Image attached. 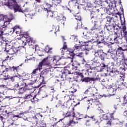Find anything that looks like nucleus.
Returning <instances> with one entry per match:
<instances>
[{
	"label": "nucleus",
	"instance_id": "nucleus-11",
	"mask_svg": "<svg viewBox=\"0 0 127 127\" xmlns=\"http://www.w3.org/2000/svg\"><path fill=\"white\" fill-rule=\"evenodd\" d=\"M24 38H25L26 42L30 44V43H32V38H30L28 34L24 35Z\"/></svg>",
	"mask_w": 127,
	"mask_h": 127
},
{
	"label": "nucleus",
	"instance_id": "nucleus-23",
	"mask_svg": "<svg viewBox=\"0 0 127 127\" xmlns=\"http://www.w3.org/2000/svg\"><path fill=\"white\" fill-rule=\"evenodd\" d=\"M103 53V51L101 50H98L97 52H95L94 55L96 57H100V56Z\"/></svg>",
	"mask_w": 127,
	"mask_h": 127
},
{
	"label": "nucleus",
	"instance_id": "nucleus-40",
	"mask_svg": "<svg viewBox=\"0 0 127 127\" xmlns=\"http://www.w3.org/2000/svg\"><path fill=\"white\" fill-rule=\"evenodd\" d=\"M107 125L108 126H111L112 125V121H111V120L108 121V122L107 123Z\"/></svg>",
	"mask_w": 127,
	"mask_h": 127
},
{
	"label": "nucleus",
	"instance_id": "nucleus-29",
	"mask_svg": "<svg viewBox=\"0 0 127 127\" xmlns=\"http://www.w3.org/2000/svg\"><path fill=\"white\" fill-rule=\"evenodd\" d=\"M106 23L107 24H110L111 23V21H112V18L110 16H108L106 17Z\"/></svg>",
	"mask_w": 127,
	"mask_h": 127
},
{
	"label": "nucleus",
	"instance_id": "nucleus-57",
	"mask_svg": "<svg viewBox=\"0 0 127 127\" xmlns=\"http://www.w3.org/2000/svg\"><path fill=\"white\" fill-rule=\"evenodd\" d=\"M92 14H93V13H92V14H91V18H93V17H94V16H92Z\"/></svg>",
	"mask_w": 127,
	"mask_h": 127
},
{
	"label": "nucleus",
	"instance_id": "nucleus-64",
	"mask_svg": "<svg viewBox=\"0 0 127 127\" xmlns=\"http://www.w3.org/2000/svg\"><path fill=\"white\" fill-rule=\"evenodd\" d=\"M97 11L99 12V11H100L99 9H97Z\"/></svg>",
	"mask_w": 127,
	"mask_h": 127
},
{
	"label": "nucleus",
	"instance_id": "nucleus-53",
	"mask_svg": "<svg viewBox=\"0 0 127 127\" xmlns=\"http://www.w3.org/2000/svg\"><path fill=\"white\" fill-rule=\"evenodd\" d=\"M19 34V31H16V34Z\"/></svg>",
	"mask_w": 127,
	"mask_h": 127
},
{
	"label": "nucleus",
	"instance_id": "nucleus-14",
	"mask_svg": "<svg viewBox=\"0 0 127 127\" xmlns=\"http://www.w3.org/2000/svg\"><path fill=\"white\" fill-rule=\"evenodd\" d=\"M75 19L76 20H79V22L77 23V27L78 28L82 27V22L81 21V16L76 15L75 16Z\"/></svg>",
	"mask_w": 127,
	"mask_h": 127
},
{
	"label": "nucleus",
	"instance_id": "nucleus-8",
	"mask_svg": "<svg viewBox=\"0 0 127 127\" xmlns=\"http://www.w3.org/2000/svg\"><path fill=\"white\" fill-rule=\"evenodd\" d=\"M114 115V113L111 114L110 115V114L107 113L106 114H103L100 116L101 119H103V120H110V118H113V115Z\"/></svg>",
	"mask_w": 127,
	"mask_h": 127
},
{
	"label": "nucleus",
	"instance_id": "nucleus-22",
	"mask_svg": "<svg viewBox=\"0 0 127 127\" xmlns=\"http://www.w3.org/2000/svg\"><path fill=\"white\" fill-rule=\"evenodd\" d=\"M72 65L73 66V68H78V67H80V64H79L77 62H74L72 64Z\"/></svg>",
	"mask_w": 127,
	"mask_h": 127
},
{
	"label": "nucleus",
	"instance_id": "nucleus-43",
	"mask_svg": "<svg viewBox=\"0 0 127 127\" xmlns=\"http://www.w3.org/2000/svg\"><path fill=\"white\" fill-rule=\"evenodd\" d=\"M4 72V70H2V68L0 69V75H1L2 73Z\"/></svg>",
	"mask_w": 127,
	"mask_h": 127
},
{
	"label": "nucleus",
	"instance_id": "nucleus-18",
	"mask_svg": "<svg viewBox=\"0 0 127 127\" xmlns=\"http://www.w3.org/2000/svg\"><path fill=\"white\" fill-rule=\"evenodd\" d=\"M42 69V67H40L39 65H38V68H36L33 71V74H37V73H40V70Z\"/></svg>",
	"mask_w": 127,
	"mask_h": 127
},
{
	"label": "nucleus",
	"instance_id": "nucleus-52",
	"mask_svg": "<svg viewBox=\"0 0 127 127\" xmlns=\"http://www.w3.org/2000/svg\"><path fill=\"white\" fill-rule=\"evenodd\" d=\"M37 2H41V0H35Z\"/></svg>",
	"mask_w": 127,
	"mask_h": 127
},
{
	"label": "nucleus",
	"instance_id": "nucleus-33",
	"mask_svg": "<svg viewBox=\"0 0 127 127\" xmlns=\"http://www.w3.org/2000/svg\"><path fill=\"white\" fill-rule=\"evenodd\" d=\"M124 64H125V65H124V71H126V70L127 69V59H126L125 60V62Z\"/></svg>",
	"mask_w": 127,
	"mask_h": 127
},
{
	"label": "nucleus",
	"instance_id": "nucleus-54",
	"mask_svg": "<svg viewBox=\"0 0 127 127\" xmlns=\"http://www.w3.org/2000/svg\"><path fill=\"white\" fill-rule=\"evenodd\" d=\"M121 77H122V78L123 77L124 78V77H125V73L122 74V76H121Z\"/></svg>",
	"mask_w": 127,
	"mask_h": 127
},
{
	"label": "nucleus",
	"instance_id": "nucleus-1",
	"mask_svg": "<svg viewBox=\"0 0 127 127\" xmlns=\"http://www.w3.org/2000/svg\"><path fill=\"white\" fill-rule=\"evenodd\" d=\"M61 59L59 56H54L53 58L50 56L44 59L41 62L39 63V65L42 68V66H48L50 65V62L51 60H53V63L52 64V66L55 67V66H58V61Z\"/></svg>",
	"mask_w": 127,
	"mask_h": 127
},
{
	"label": "nucleus",
	"instance_id": "nucleus-20",
	"mask_svg": "<svg viewBox=\"0 0 127 127\" xmlns=\"http://www.w3.org/2000/svg\"><path fill=\"white\" fill-rule=\"evenodd\" d=\"M100 66L102 68H100V70H98V72H102V71H103V70H104V69L107 67V65H106L104 63H102L100 64Z\"/></svg>",
	"mask_w": 127,
	"mask_h": 127
},
{
	"label": "nucleus",
	"instance_id": "nucleus-35",
	"mask_svg": "<svg viewBox=\"0 0 127 127\" xmlns=\"http://www.w3.org/2000/svg\"><path fill=\"white\" fill-rule=\"evenodd\" d=\"M63 49H64V50H67V45H66V42L64 43V47L63 48Z\"/></svg>",
	"mask_w": 127,
	"mask_h": 127
},
{
	"label": "nucleus",
	"instance_id": "nucleus-49",
	"mask_svg": "<svg viewBox=\"0 0 127 127\" xmlns=\"http://www.w3.org/2000/svg\"><path fill=\"white\" fill-rule=\"evenodd\" d=\"M80 74L81 75V78L83 79V78H84V75L83 74H82V73H80Z\"/></svg>",
	"mask_w": 127,
	"mask_h": 127
},
{
	"label": "nucleus",
	"instance_id": "nucleus-45",
	"mask_svg": "<svg viewBox=\"0 0 127 127\" xmlns=\"http://www.w3.org/2000/svg\"><path fill=\"white\" fill-rule=\"evenodd\" d=\"M77 91V89H74L73 90V91H69V93H72V94L74 93H75V92Z\"/></svg>",
	"mask_w": 127,
	"mask_h": 127
},
{
	"label": "nucleus",
	"instance_id": "nucleus-51",
	"mask_svg": "<svg viewBox=\"0 0 127 127\" xmlns=\"http://www.w3.org/2000/svg\"><path fill=\"white\" fill-rule=\"evenodd\" d=\"M88 92H89L88 90H87L85 92L84 94H88Z\"/></svg>",
	"mask_w": 127,
	"mask_h": 127
},
{
	"label": "nucleus",
	"instance_id": "nucleus-58",
	"mask_svg": "<svg viewBox=\"0 0 127 127\" xmlns=\"http://www.w3.org/2000/svg\"><path fill=\"white\" fill-rule=\"evenodd\" d=\"M106 27H107V30L110 31V30H109V29H108V28H109V26H107Z\"/></svg>",
	"mask_w": 127,
	"mask_h": 127
},
{
	"label": "nucleus",
	"instance_id": "nucleus-59",
	"mask_svg": "<svg viewBox=\"0 0 127 127\" xmlns=\"http://www.w3.org/2000/svg\"><path fill=\"white\" fill-rule=\"evenodd\" d=\"M5 70H6V72H7V71H8V68H5Z\"/></svg>",
	"mask_w": 127,
	"mask_h": 127
},
{
	"label": "nucleus",
	"instance_id": "nucleus-38",
	"mask_svg": "<svg viewBox=\"0 0 127 127\" xmlns=\"http://www.w3.org/2000/svg\"><path fill=\"white\" fill-rule=\"evenodd\" d=\"M118 52H119V51H114L113 53L112 52L110 53L111 54H113V55H115V54H118Z\"/></svg>",
	"mask_w": 127,
	"mask_h": 127
},
{
	"label": "nucleus",
	"instance_id": "nucleus-12",
	"mask_svg": "<svg viewBox=\"0 0 127 127\" xmlns=\"http://www.w3.org/2000/svg\"><path fill=\"white\" fill-rule=\"evenodd\" d=\"M98 38V34L97 33H95L91 37L90 42H96Z\"/></svg>",
	"mask_w": 127,
	"mask_h": 127
},
{
	"label": "nucleus",
	"instance_id": "nucleus-10",
	"mask_svg": "<svg viewBox=\"0 0 127 127\" xmlns=\"http://www.w3.org/2000/svg\"><path fill=\"white\" fill-rule=\"evenodd\" d=\"M127 29V27L126 26H124L123 27V30L120 32V35L122 37H124V36H127V32L126 31Z\"/></svg>",
	"mask_w": 127,
	"mask_h": 127
},
{
	"label": "nucleus",
	"instance_id": "nucleus-26",
	"mask_svg": "<svg viewBox=\"0 0 127 127\" xmlns=\"http://www.w3.org/2000/svg\"><path fill=\"white\" fill-rule=\"evenodd\" d=\"M93 96L95 97L96 99L95 100H98L99 99H101V98H103V96L102 95H100L98 94V93H96V94H93Z\"/></svg>",
	"mask_w": 127,
	"mask_h": 127
},
{
	"label": "nucleus",
	"instance_id": "nucleus-30",
	"mask_svg": "<svg viewBox=\"0 0 127 127\" xmlns=\"http://www.w3.org/2000/svg\"><path fill=\"white\" fill-rule=\"evenodd\" d=\"M17 29H19V26H15L14 27L11 29L12 31H10V32H11L12 33H13L14 32L15 30H17Z\"/></svg>",
	"mask_w": 127,
	"mask_h": 127
},
{
	"label": "nucleus",
	"instance_id": "nucleus-7",
	"mask_svg": "<svg viewBox=\"0 0 127 127\" xmlns=\"http://www.w3.org/2000/svg\"><path fill=\"white\" fill-rule=\"evenodd\" d=\"M5 51H6L9 55H14V54L17 53V49L15 48L10 49L8 51L5 49Z\"/></svg>",
	"mask_w": 127,
	"mask_h": 127
},
{
	"label": "nucleus",
	"instance_id": "nucleus-9",
	"mask_svg": "<svg viewBox=\"0 0 127 127\" xmlns=\"http://www.w3.org/2000/svg\"><path fill=\"white\" fill-rule=\"evenodd\" d=\"M90 101H92V103L94 104L96 106H98V108L101 109L102 108V104L100 103L98 99H91L90 100H88V102H90Z\"/></svg>",
	"mask_w": 127,
	"mask_h": 127
},
{
	"label": "nucleus",
	"instance_id": "nucleus-44",
	"mask_svg": "<svg viewBox=\"0 0 127 127\" xmlns=\"http://www.w3.org/2000/svg\"><path fill=\"white\" fill-rule=\"evenodd\" d=\"M14 77L15 76H11L10 77V79L12 81V82H13V81H14Z\"/></svg>",
	"mask_w": 127,
	"mask_h": 127
},
{
	"label": "nucleus",
	"instance_id": "nucleus-48",
	"mask_svg": "<svg viewBox=\"0 0 127 127\" xmlns=\"http://www.w3.org/2000/svg\"><path fill=\"white\" fill-rule=\"evenodd\" d=\"M119 106V104H117V106L115 105L114 108L115 110H118V106Z\"/></svg>",
	"mask_w": 127,
	"mask_h": 127
},
{
	"label": "nucleus",
	"instance_id": "nucleus-61",
	"mask_svg": "<svg viewBox=\"0 0 127 127\" xmlns=\"http://www.w3.org/2000/svg\"><path fill=\"white\" fill-rule=\"evenodd\" d=\"M2 68H5V66L4 65L2 66Z\"/></svg>",
	"mask_w": 127,
	"mask_h": 127
},
{
	"label": "nucleus",
	"instance_id": "nucleus-3",
	"mask_svg": "<svg viewBox=\"0 0 127 127\" xmlns=\"http://www.w3.org/2000/svg\"><path fill=\"white\" fill-rule=\"evenodd\" d=\"M82 47L79 46H74L73 47L74 50L73 51H68V52H70V55L72 57L74 56V55H76V56H81L82 54H83V52H80L82 51V48L83 47V46H85V45H86L83 44H82Z\"/></svg>",
	"mask_w": 127,
	"mask_h": 127
},
{
	"label": "nucleus",
	"instance_id": "nucleus-32",
	"mask_svg": "<svg viewBox=\"0 0 127 127\" xmlns=\"http://www.w3.org/2000/svg\"><path fill=\"white\" fill-rule=\"evenodd\" d=\"M48 15L51 16V17H53L54 16V14L53 13V12L51 11V10L48 11Z\"/></svg>",
	"mask_w": 127,
	"mask_h": 127
},
{
	"label": "nucleus",
	"instance_id": "nucleus-37",
	"mask_svg": "<svg viewBox=\"0 0 127 127\" xmlns=\"http://www.w3.org/2000/svg\"><path fill=\"white\" fill-rule=\"evenodd\" d=\"M46 6L48 8H50V7H52V5L50 4H48L47 3L46 4Z\"/></svg>",
	"mask_w": 127,
	"mask_h": 127
},
{
	"label": "nucleus",
	"instance_id": "nucleus-15",
	"mask_svg": "<svg viewBox=\"0 0 127 127\" xmlns=\"http://www.w3.org/2000/svg\"><path fill=\"white\" fill-rule=\"evenodd\" d=\"M25 99H27L28 100L30 99L32 103H35V101L34 100V99H35V97L32 96V95L29 94L26 96H25Z\"/></svg>",
	"mask_w": 127,
	"mask_h": 127
},
{
	"label": "nucleus",
	"instance_id": "nucleus-24",
	"mask_svg": "<svg viewBox=\"0 0 127 127\" xmlns=\"http://www.w3.org/2000/svg\"><path fill=\"white\" fill-rule=\"evenodd\" d=\"M9 70H10V71H17V69H18V66H17V67H15V66H13L12 67H11V66H9Z\"/></svg>",
	"mask_w": 127,
	"mask_h": 127
},
{
	"label": "nucleus",
	"instance_id": "nucleus-62",
	"mask_svg": "<svg viewBox=\"0 0 127 127\" xmlns=\"http://www.w3.org/2000/svg\"><path fill=\"white\" fill-rule=\"evenodd\" d=\"M68 10H69L70 12H71V10H70V9L68 8Z\"/></svg>",
	"mask_w": 127,
	"mask_h": 127
},
{
	"label": "nucleus",
	"instance_id": "nucleus-42",
	"mask_svg": "<svg viewBox=\"0 0 127 127\" xmlns=\"http://www.w3.org/2000/svg\"><path fill=\"white\" fill-rule=\"evenodd\" d=\"M124 116H125V117H127V110H125L124 112Z\"/></svg>",
	"mask_w": 127,
	"mask_h": 127
},
{
	"label": "nucleus",
	"instance_id": "nucleus-46",
	"mask_svg": "<svg viewBox=\"0 0 127 127\" xmlns=\"http://www.w3.org/2000/svg\"><path fill=\"white\" fill-rule=\"evenodd\" d=\"M5 78H4V80H7V79H9L8 77V75H5Z\"/></svg>",
	"mask_w": 127,
	"mask_h": 127
},
{
	"label": "nucleus",
	"instance_id": "nucleus-50",
	"mask_svg": "<svg viewBox=\"0 0 127 127\" xmlns=\"http://www.w3.org/2000/svg\"><path fill=\"white\" fill-rule=\"evenodd\" d=\"M44 10H45V11H47V12L49 11L47 9V8H44Z\"/></svg>",
	"mask_w": 127,
	"mask_h": 127
},
{
	"label": "nucleus",
	"instance_id": "nucleus-2",
	"mask_svg": "<svg viewBox=\"0 0 127 127\" xmlns=\"http://www.w3.org/2000/svg\"><path fill=\"white\" fill-rule=\"evenodd\" d=\"M8 6L9 8L13 9L14 12H16V11H19V12H26V11H28V8H26L24 11H22L20 6L18 5L17 3H16L14 0H11L8 1Z\"/></svg>",
	"mask_w": 127,
	"mask_h": 127
},
{
	"label": "nucleus",
	"instance_id": "nucleus-4",
	"mask_svg": "<svg viewBox=\"0 0 127 127\" xmlns=\"http://www.w3.org/2000/svg\"><path fill=\"white\" fill-rule=\"evenodd\" d=\"M65 117H68L70 120L69 124H68L69 126H70V125H72V126H73V125L78 124V123L75 122L73 121V120H74V119H75V113H70V112H67V113L65 114Z\"/></svg>",
	"mask_w": 127,
	"mask_h": 127
},
{
	"label": "nucleus",
	"instance_id": "nucleus-47",
	"mask_svg": "<svg viewBox=\"0 0 127 127\" xmlns=\"http://www.w3.org/2000/svg\"><path fill=\"white\" fill-rule=\"evenodd\" d=\"M13 118H20V117H19V115H14Z\"/></svg>",
	"mask_w": 127,
	"mask_h": 127
},
{
	"label": "nucleus",
	"instance_id": "nucleus-13",
	"mask_svg": "<svg viewBox=\"0 0 127 127\" xmlns=\"http://www.w3.org/2000/svg\"><path fill=\"white\" fill-rule=\"evenodd\" d=\"M4 20L5 22H4V25H3V26L6 28L7 24H8L11 20L7 17V16H5L4 17Z\"/></svg>",
	"mask_w": 127,
	"mask_h": 127
},
{
	"label": "nucleus",
	"instance_id": "nucleus-17",
	"mask_svg": "<svg viewBox=\"0 0 127 127\" xmlns=\"http://www.w3.org/2000/svg\"><path fill=\"white\" fill-rule=\"evenodd\" d=\"M100 30H102V29L100 27H97L96 24H95L94 27L91 29V31H92V32H95H95H97V31H100Z\"/></svg>",
	"mask_w": 127,
	"mask_h": 127
},
{
	"label": "nucleus",
	"instance_id": "nucleus-6",
	"mask_svg": "<svg viewBox=\"0 0 127 127\" xmlns=\"http://www.w3.org/2000/svg\"><path fill=\"white\" fill-rule=\"evenodd\" d=\"M6 39H5V38H3L2 36H0V43H1L0 46L5 49H6Z\"/></svg>",
	"mask_w": 127,
	"mask_h": 127
},
{
	"label": "nucleus",
	"instance_id": "nucleus-63",
	"mask_svg": "<svg viewBox=\"0 0 127 127\" xmlns=\"http://www.w3.org/2000/svg\"><path fill=\"white\" fill-rule=\"evenodd\" d=\"M116 39H117V37H116L114 38V40H116Z\"/></svg>",
	"mask_w": 127,
	"mask_h": 127
},
{
	"label": "nucleus",
	"instance_id": "nucleus-34",
	"mask_svg": "<svg viewBox=\"0 0 127 127\" xmlns=\"http://www.w3.org/2000/svg\"><path fill=\"white\" fill-rule=\"evenodd\" d=\"M127 50V46H126V48H125L123 46L118 48V50H123V51H126Z\"/></svg>",
	"mask_w": 127,
	"mask_h": 127
},
{
	"label": "nucleus",
	"instance_id": "nucleus-39",
	"mask_svg": "<svg viewBox=\"0 0 127 127\" xmlns=\"http://www.w3.org/2000/svg\"><path fill=\"white\" fill-rule=\"evenodd\" d=\"M119 56L122 57V59H125V55H124V53H122Z\"/></svg>",
	"mask_w": 127,
	"mask_h": 127
},
{
	"label": "nucleus",
	"instance_id": "nucleus-19",
	"mask_svg": "<svg viewBox=\"0 0 127 127\" xmlns=\"http://www.w3.org/2000/svg\"><path fill=\"white\" fill-rule=\"evenodd\" d=\"M89 118H90V119H94V116L90 117H89L87 115L85 116H84L83 115H80L79 116V117L77 118V119L78 120H81V119H88Z\"/></svg>",
	"mask_w": 127,
	"mask_h": 127
},
{
	"label": "nucleus",
	"instance_id": "nucleus-41",
	"mask_svg": "<svg viewBox=\"0 0 127 127\" xmlns=\"http://www.w3.org/2000/svg\"><path fill=\"white\" fill-rule=\"evenodd\" d=\"M57 1V3H62V0H56Z\"/></svg>",
	"mask_w": 127,
	"mask_h": 127
},
{
	"label": "nucleus",
	"instance_id": "nucleus-27",
	"mask_svg": "<svg viewBox=\"0 0 127 127\" xmlns=\"http://www.w3.org/2000/svg\"><path fill=\"white\" fill-rule=\"evenodd\" d=\"M105 57H106V53L102 52V53H101V55H100L99 58H100L101 60H104V59H105Z\"/></svg>",
	"mask_w": 127,
	"mask_h": 127
},
{
	"label": "nucleus",
	"instance_id": "nucleus-28",
	"mask_svg": "<svg viewBox=\"0 0 127 127\" xmlns=\"http://www.w3.org/2000/svg\"><path fill=\"white\" fill-rule=\"evenodd\" d=\"M72 38H74V41H75V43L76 44L79 43L80 44H81V42L78 41V38L77 37V36H72Z\"/></svg>",
	"mask_w": 127,
	"mask_h": 127
},
{
	"label": "nucleus",
	"instance_id": "nucleus-55",
	"mask_svg": "<svg viewBox=\"0 0 127 127\" xmlns=\"http://www.w3.org/2000/svg\"><path fill=\"white\" fill-rule=\"evenodd\" d=\"M62 38L63 39V40H64L65 39L64 38V36H62Z\"/></svg>",
	"mask_w": 127,
	"mask_h": 127
},
{
	"label": "nucleus",
	"instance_id": "nucleus-56",
	"mask_svg": "<svg viewBox=\"0 0 127 127\" xmlns=\"http://www.w3.org/2000/svg\"><path fill=\"white\" fill-rule=\"evenodd\" d=\"M63 55H64V51L62 50V52Z\"/></svg>",
	"mask_w": 127,
	"mask_h": 127
},
{
	"label": "nucleus",
	"instance_id": "nucleus-16",
	"mask_svg": "<svg viewBox=\"0 0 127 127\" xmlns=\"http://www.w3.org/2000/svg\"><path fill=\"white\" fill-rule=\"evenodd\" d=\"M82 82H90V81H95V79L93 78L90 77H85L81 79Z\"/></svg>",
	"mask_w": 127,
	"mask_h": 127
},
{
	"label": "nucleus",
	"instance_id": "nucleus-21",
	"mask_svg": "<svg viewBox=\"0 0 127 127\" xmlns=\"http://www.w3.org/2000/svg\"><path fill=\"white\" fill-rule=\"evenodd\" d=\"M6 28L5 27H4L3 26H2L0 28V36H2V35H3V31L5 30Z\"/></svg>",
	"mask_w": 127,
	"mask_h": 127
},
{
	"label": "nucleus",
	"instance_id": "nucleus-5",
	"mask_svg": "<svg viewBox=\"0 0 127 127\" xmlns=\"http://www.w3.org/2000/svg\"><path fill=\"white\" fill-rule=\"evenodd\" d=\"M118 86L114 85L112 88H111L109 90V94L107 96L104 95V97H112V96H115L118 90Z\"/></svg>",
	"mask_w": 127,
	"mask_h": 127
},
{
	"label": "nucleus",
	"instance_id": "nucleus-25",
	"mask_svg": "<svg viewBox=\"0 0 127 127\" xmlns=\"http://www.w3.org/2000/svg\"><path fill=\"white\" fill-rule=\"evenodd\" d=\"M59 19H60V20H64V21H65L66 20V17H65V16H64V15H63V14H61L60 16H58Z\"/></svg>",
	"mask_w": 127,
	"mask_h": 127
},
{
	"label": "nucleus",
	"instance_id": "nucleus-31",
	"mask_svg": "<svg viewBox=\"0 0 127 127\" xmlns=\"http://www.w3.org/2000/svg\"><path fill=\"white\" fill-rule=\"evenodd\" d=\"M50 50H52V48H49V46H47L45 49V51H46L47 53H48V52H49Z\"/></svg>",
	"mask_w": 127,
	"mask_h": 127
},
{
	"label": "nucleus",
	"instance_id": "nucleus-60",
	"mask_svg": "<svg viewBox=\"0 0 127 127\" xmlns=\"http://www.w3.org/2000/svg\"><path fill=\"white\" fill-rule=\"evenodd\" d=\"M114 34H115V36H117V35H118V34H117V33H115Z\"/></svg>",
	"mask_w": 127,
	"mask_h": 127
},
{
	"label": "nucleus",
	"instance_id": "nucleus-36",
	"mask_svg": "<svg viewBox=\"0 0 127 127\" xmlns=\"http://www.w3.org/2000/svg\"><path fill=\"white\" fill-rule=\"evenodd\" d=\"M4 16L3 15H0V21H1L2 20H4Z\"/></svg>",
	"mask_w": 127,
	"mask_h": 127
}]
</instances>
